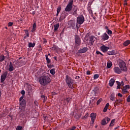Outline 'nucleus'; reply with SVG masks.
<instances>
[{
    "label": "nucleus",
    "instance_id": "f257e3e1",
    "mask_svg": "<svg viewBox=\"0 0 130 130\" xmlns=\"http://www.w3.org/2000/svg\"><path fill=\"white\" fill-rule=\"evenodd\" d=\"M51 75L49 73H46L39 78V82L41 86H46L51 82Z\"/></svg>",
    "mask_w": 130,
    "mask_h": 130
},
{
    "label": "nucleus",
    "instance_id": "f03ea898",
    "mask_svg": "<svg viewBox=\"0 0 130 130\" xmlns=\"http://www.w3.org/2000/svg\"><path fill=\"white\" fill-rule=\"evenodd\" d=\"M66 82L69 88L70 89L74 88V85H73V84H74V80H73L70 76H68V75L66 76Z\"/></svg>",
    "mask_w": 130,
    "mask_h": 130
},
{
    "label": "nucleus",
    "instance_id": "7ed1b4c3",
    "mask_svg": "<svg viewBox=\"0 0 130 130\" xmlns=\"http://www.w3.org/2000/svg\"><path fill=\"white\" fill-rule=\"evenodd\" d=\"M120 69H122V72H126L127 68H126V64L123 60H120L118 63Z\"/></svg>",
    "mask_w": 130,
    "mask_h": 130
},
{
    "label": "nucleus",
    "instance_id": "20e7f679",
    "mask_svg": "<svg viewBox=\"0 0 130 130\" xmlns=\"http://www.w3.org/2000/svg\"><path fill=\"white\" fill-rule=\"evenodd\" d=\"M19 103H20L19 109H20V110L22 112L25 111L26 109V100H23L22 101H19Z\"/></svg>",
    "mask_w": 130,
    "mask_h": 130
},
{
    "label": "nucleus",
    "instance_id": "39448f33",
    "mask_svg": "<svg viewBox=\"0 0 130 130\" xmlns=\"http://www.w3.org/2000/svg\"><path fill=\"white\" fill-rule=\"evenodd\" d=\"M74 4V0H71L69 2L68 4L64 9L65 12H71L73 9V4Z\"/></svg>",
    "mask_w": 130,
    "mask_h": 130
},
{
    "label": "nucleus",
    "instance_id": "423d86ee",
    "mask_svg": "<svg viewBox=\"0 0 130 130\" xmlns=\"http://www.w3.org/2000/svg\"><path fill=\"white\" fill-rule=\"evenodd\" d=\"M85 22V17H84V16L83 15H81L79 16H78L77 18V24H79V25H82L83 23Z\"/></svg>",
    "mask_w": 130,
    "mask_h": 130
},
{
    "label": "nucleus",
    "instance_id": "0eeeda50",
    "mask_svg": "<svg viewBox=\"0 0 130 130\" xmlns=\"http://www.w3.org/2000/svg\"><path fill=\"white\" fill-rule=\"evenodd\" d=\"M69 24L72 29H76V28L77 29H79V28H80V26H78V23H77L76 25V22L74 21H70Z\"/></svg>",
    "mask_w": 130,
    "mask_h": 130
},
{
    "label": "nucleus",
    "instance_id": "6e6552de",
    "mask_svg": "<svg viewBox=\"0 0 130 130\" xmlns=\"http://www.w3.org/2000/svg\"><path fill=\"white\" fill-rule=\"evenodd\" d=\"M8 76V72H5L1 77V83H4L6 81L7 76Z\"/></svg>",
    "mask_w": 130,
    "mask_h": 130
},
{
    "label": "nucleus",
    "instance_id": "1a4fd4ad",
    "mask_svg": "<svg viewBox=\"0 0 130 130\" xmlns=\"http://www.w3.org/2000/svg\"><path fill=\"white\" fill-rule=\"evenodd\" d=\"M102 40L103 41H106V40H108L109 39V36L107 34L106 32H104L102 36H101Z\"/></svg>",
    "mask_w": 130,
    "mask_h": 130
},
{
    "label": "nucleus",
    "instance_id": "9d476101",
    "mask_svg": "<svg viewBox=\"0 0 130 130\" xmlns=\"http://www.w3.org/2000/svg\"><path fill=\"white\" fill-rule=\"evenodd\" d=\"M110 121V118L108 117H106L102 121V125H106Z\"/></svg>",
    "mask_w": 130,
    "mask_h": 130
},
{
    "label": "nucleus",
    "instance_id": "9b49d317",
    "mask_svg": "<svg viewBox=\"0 0 130 130\" xmlns=\"http://www.w3.org/2000/svg\"><path fill=\"white\" fill-rule=\"evenodd\" d=\"M114 73L118 74V75L121 74L122 70L120 69L118 67H115L113 69Z\"/></svg>",
    "mask_w": 130,
    "mask_h": 130
},
{
    "label": "nucleus",
    "instance_id": "f8f14e48",
    "mask_svg": "<svg viewBox=\"0 0 130 130\" xmlns=\"http://www.w3.org/2000/svg\"><path fill=\"white\" fill-rule=\"evenodd\" d=\"M90 117H91V124H94V122L95 121V119H96V114L95 113H92L90 114Z\"/></svg>",
    "mask_w": 130,
    "mask_h": 130
},
{
    "label": "nucleus",
    "instance_id": "ddd939ff",
    "mask_svg": "<svg viewBox=\"0 0 130 130\" xmlns=\"http://www.w3.org/2000/svg\"><path fill=\"white\" fill-rule=\"evenodd\" d=\"M108 49H109V47H106L104 45L101 47V50L103 52H107V51H108Z\"/></svg>",
    "mask_w": 130,
    "mask_h": 130
},
{
    "label": "nucleus",
    "instance_id": "4468645a",
    "mask_svg": "<svg viewBox=\"0 0 130 130\" xmlns=\"http://www.w3.org/2000/svg\"><path fill=\"white\" fill-rule=\"evenodd\" d=\"M78 9V7L76 6H74L73 7H72V15H74V16H76V15H77Z\"/></svg>",
    "mask_w": 130,
    "mask_h": 130
},
{
    "label": "nucleus",
    "instance_id": "2eb2a0df",
    "mask_svg": "<svg viewBox=\"0 0 130 130\" xmlns=\"http://www.w3.org/2000/svg\"><path fill=\"white\" fill-rule=\"evenodd\" d=\"M88 51V48L85 47L79 50H78V53H85Z\"/></svg>",
    "mask_w": 130,
    "mask_h": 130
},
{
    "label": "nucleus",
    "instance_id": "dca6fc26",
    "mask_svg": "<svg viewBox=\"0 0 130 130\" xmlns=\"http://www.w3.org/2000/svg\"><path fill=\"white\" fill-rule=\"evenodd\" d=\"M75 43L77 44V45L81 44V39L79 37V36H75Z\"/></svg>",
    "mask_w": 130,
    "mask_h": 130
},
{
    "label": "nucleus",
    "instance_id": "f3484780",
    "mask_svg": "<svg viewBox=\"0 0 130 130\" xmlns=\"http://www.w3.org/2000/svg\"><path fill=\"white\" fill-rule=\"evenodd\" d=\"M14 67H15V64H13V63H12V62H10L9 68L8 70L9 72H13V71H14Z\"/></svg>",
    "mask_w": 130,
    "mask_h": 130
},
{
    "label": "nucleus",
    "instance_id": "a211bd4d",
    "mask_svg": "<svg viewBox=\"0 0 130 130\" xmlns=\"http://www.w3.org/2000/svg\"><path fill=\"white\" fill-rule=\"evenodd\" d=\"M117 83V89H120V86H123L124 85V83H123V81H122L121 83L119 81H116Z\"/></svg>",
    "mask_w": 130,
    "mask_h": 130
},
{
    "label": "nucleus",
    "instance_id": "6ab92c4d",
    "mask_svg": "<svg viewBox=\"0 0 130 130\" xmlns=\"http://www.w3.org/2000/svg\"><path fill=\"white\" fill-rule=\"evenodd\" d=\"M45 56H46V60L47 63H50V62H51V60H50V59H49V58H48V56H50H50H51L50 54L49 53L48 55L46 54Z\"/></svg>",
    "mask_w": 130,
    "mask_h": 130
},
{
    "label": "nucleus",
    "instance_id": "aec40b11",
    "mask_svg": "<svg viewBox=\"0 0 130 130\" xmlns=\"http://www.w3.org/2000/svg\"><path fill=\"white\" fill-rule=\"evenodd\" d=\"M110 99L111 101H115V93H114V92L111 94Z\"/></svg>",
    "mask_w": 130,
    "mask_h": 130
},
{
    "label": "nucleus",
    "instance_id": "412c9836",
    "mask_svg": "<svg viewBox=\"0 0 130 130\" xmlns=\"http://www.w3.org/2000/svg\"><path fill=\"white\" fill-rule=\"evenodd\" d=\"M114 83H115V80H114V79L112 78L109 81V85L110 87H112V86L114 85Z\"/></svg>",
    "mask_w": 130,
    "mask_h": 130
},
{
    "label": "nucleus",
    "instance_id": "4be33fe9",
    "mask_svg": "<svg viewBox=\"0 0 130 130\" xmlns=\"http://www.w3.org/2000/svg\"><path fill=\"white\" fill-rule=\"evenodd\" d=\"M66 17H67V15H66V14L62 13L60 15L59 20L62 21V20H63V19H66Z\"/></svg>",
    "mask_w": 130,
    "mask_h": 130
},
{
    "label": "nucleus",
    "instance_id": "5701e85b",
    "mask_svg": "<svg viewBox=\"0 0 130 130\" xmlns=\"http://www.w3.org/2000/svg\"><path fill=\"white\" fill-rule=\"evenodd\" d=\"M106 32L108 35H109L110 37H112V35H113L112 30L109 29L108 30H106Z\"/></svg>",
    "mask_w": 130,
    "mask_h": 130
},
{
    "label": "nucleus",
    "instance_id": "b1692460",
    "mask_svg": "<svg viewBox=\"0 0 130 130\" xmlns=\"http://www.w3.org/2000/svg\"><path fill=\"white\" fill-rule=\"evenodd\" d=\"M35 45H36V44L35 43H32L31 42L28 43V47L29 48H31V47L33 48V47H35Z\"/></svg>",
    "mask_w": 130,
    "mask_h": 130
},
{
    "label": "nucleus",
    "instance_id": "393cba45",
    "mask_svg": "<svg viewBox=\"0 0 130 130\" xmlns=\"http://www.w3.org/2000/svg\"><path fill=\"white\" fill-rule=\"evenodd\" d=\"M115 123V119H113L111 120V123H110L109 127H112L114 125V123Z\"/></svg>",
    "mask_w": 130,
    "mask_h": 130
},
{
    "label": "nucleus",
    "instance_id": "a878e982",
    "mask_svg": "<svg viewBox=\"0 0 130 130\" xmlns=\"http://www.w3.org/2000/svg\"><path fill=\"white\" fill-rule=\"evenodd\" d=\"M98 91H99V88H98V87H95L92 90V92H93L94 95H96V94H97V93H98Z\"/></svg>",
    "mask_w": 130,
    "mask_h": 130
},
{
    "label": "nucleus",
    "instance_id": "bb28decb",
    "mask_svg": "<svg viewBox=\"0 0 130 130\" xmlns=\"http://www.w3.org/2000/svg\"><path fill=\"white\" fill-rule=\"evenodd\" d=\"M130 44V41L129 40H126V41H125L123 44V45L124 46H128V45Z\"/></svg>",
    "mask_w": 130,
    "mask_h": 130
},
{
    "label": "nucleus",
    "instance_id": "cd10ccee",
    "mask_svg": "<svg viewBox=\"0 0 130 130\" xmlns=\"http://www.w3.org/2000/svg\"><path fill=\"white\" fill-rule=\"evenodd\" d=\"M58 28H59V23H57L56 24L54 25V31H57Z\"/></svg>",
    "mask_w": 130,
    "mask_h": 130
},
{
    "label": "nucleus",
    "instance_id": "c85d7f7f",
    "mask_svg": "<svg viewBox=\"0 0 130 130\" xmlns=\"http://www.w3.org/2000/svg\"><path fill=\"white\" fill-rule=\"evenodd\" d=\"M107 54L108 55H113V54H115V51L112 50V51H110L107 52Z\"/></svg>",
    "mask_w": 130,
    "mask_h": 130
},
{
    "label": "nucleus",
    "instance_id": "c756f323",
    "mask_svg": "<svg viewBox=\"0 0 130 130\" xmlns=\"http://www.w3.org/2000/svg\"><path fill=\"white\" fill-rule=\"evenodd\" d=\"M41 97L43 100L44 103H45V102H46V100H47V97H46L45 95H41Z\"/></svg>",
    "mask_w": 130,
    "mask_h": 130
},
{
    "label": "nucleus",
    "instance_id": "7c9ffc66",
    "mask_svg": "<svg viewBox=\"0 0 130 130\" xmlns=\"http://www.w3.org/2000/svg\"><path fill=\"white\" fill-rule=\"evenodd\" d=\"M95 38V37L91 36V37H90L89 38V41L90 42H91V43H94V39Z\"/></svg>",
    "mask_w": 130,
    "mask_h": 130
},
{
    "label": "nucleus",
    "instance_id": "2f4dec72",
    "mask_svg": "<svg viewBox=\"0 0 130 130\" xmlns=\"http://www.w3.org/2000/svg\"><path fill=\"white\" fill-rule=\"evenodd\" d=\"M81 114H75L74 116V118H75L76 119H80V118L81 117Z\"/></svg>",
    "mask_w": 130,
    "mask_h": 130
},
{
    "label": "nucleus",
    "instance_id": "473e14b6",
    "mask_svg": "<svg viewBox=\"0 0 130 130\" xmlns=\"http://www.w3.org/2000/svg\"><path fill=\"white\" fill-rule=\"evenodd\" d=\"M50 73L52 75H55V69H52L50 71Z\"/></svg>",
    "mask_w": 130,
    "mask_h": 130
},
{
    "label": "nucleus",
    "instance_id": "72a5a7b5",
    "mask_svg": "<svg viewBox=\"0 0 130 130\" xmlns=\"http://www.w3.org/2000/svg\"><path fill=\"white\" fill-rule=\"evenodd\" d=\"M25 36L24 37V39H26L27 37H29V32H28V30H25Z\"/></svg>",
    "mask_w": 130,
    "mask_h": 130
},
{
    "label": "nucleus",
    "instance_id": "f704fd0d",
    "mask_svg": "<svg viewBox=\"0 0 130 130\" xmlns=\"http://www.w3.org/2000/svg\"><path fill=\"white\" fill-rule=\"evenodd\" d=\"M107 67L108 69H110L112 67V62H109L107 63Z\"/></svg>",
    "mask_w": 130,
    "mask_h": 130
},
{
    "label": "nucleus",
    "instance_id": "c9c22d12",
    "mask_svg": "<svg viewBox=\"0 0 130 130\" xmlns=\"http://www.w3.org/2000/svg\"><path fill=\"white\" fill-rule=\"evenodd\" d=\"M5 60V56L4 55H1L0 56V61L2 62V61H4Z\"/></svg>",
    "mask_w": 130,
    "mask_h": 130
},
{
    "label": "nucleus",
    "instance_id": "e433bc0d",
    "mask_svg": "<svg viewBox=\"0 0 130 130\" xmlns=\"http://www.w3.org/2000/svg\"><path fill=\"white\" fill-rule=\"evenodd\" d=\"M119 103V100H116V101L114 103V106L115 107H116V105H118Z\"/></svg>",
    "mask_w": 130,
    "mask_h": 130
},
{
    "label": "nucleus",
    "instance_id": "4c0bfd02",
    "mask_svg": "<svg viewBox=\"0 0 130 130\" xmlns=\"http://www.w3.org/2000/svg\"><path fill=\"white\" fill-rule=\"evenodd\" d=\"M52 49H53V50H57V46L53 45Z\"/></svg>",
    "mask_w": 130,
    "mask_h": 130
},
{
    "label": "nucleus",
    "instance_id": "58836bf2",
    "mask_svg": "<svg viewBox=\"0 0 130 130\" xmlns=\"http://www.w3.org/2000/svg\"><path fill=\"white\" fill-rule=\"evenodd\" d=\"M98 78H99V75L98 74H95L93 76L94 80H97V79H98Z\"/></svg>",
    "mask_w": 130,
    "mask_h": 130
},
{
    "label": "nucleus",
    "instance_id": "ea45409f",
    "mask_svg": "<svg viewBox=\"0 0 130 130\" xmlns=\"http://www.w3.org/2000/svg\"><path fill=\"white\" fill-rule=\"evenodd\" d=\"M129 88H130V87H129V85H125L123 87V89L125 90H127V89H129Z\"/></svg>",
    "mask_w": 130,
    "mask_h": 130
},
{
    "label": "nucleus",
    "instance_id": "a19ab883",
    "mask_svg": "<svg viewBox=\"0 0 130 130\" xmlns=\"http://www.w3.org/2000/svg\"><path fill=\"white\" fill-rule=\"evenodd\" d=\"M23 127L22 126H17L16 127V130H22Z\"/></svg>",
    "mask_w": 130,
    "mask_h": 130
},
{
    "label": "nucleus",
    "instance_id": "79ce46f5",
    "mask_svg": "<svg viewBox=\"0 0 130 130\" xmlns=\"http://www.w3.org/2000/svg\"><path fill=\"white\" fill-rule=\"evenodd\" d=\"M71 99H72V98H66L65 101H67V102H68V103H69V102H70Z\"/></svg>",
    "mask_w": 130,
    "mask_h": 130
},
{
    "label": "nucleus",
    "instance_id": "37998d69",
    "mask_svg": "<svg viewBox=\"0 0 130 130\" xmlns=\"http://www.w3.org/2000/svg\"><path fill=\"white\" fill-rule=\"evenodd\" d=\"M122 91L123 94H126V93H127V90L123 88L122 89Z\"/></svg>",
    "mask_w": 130,
    "mask_h": 130
},
{
    "label": "nucleus",
    "instance_id": "c03bdc74",
    "mask_svg": "<svg viewBox=\"0 0 130 130\" xmlns=\"http://www.w3.org/2000/svg\"><path fill=\"white\" fill-rule=\"evenodd\" d=\"M102 101V99H100L96 102L97 105H99L100 104V103Z\"/></svg>",
    "mask_w": 130,
    "mask_h": 130
},
{
    "label": "nucleus",
    "instance_id": "a18cd8bd",
    "mask_svg": "<svg viewBox=\"0 0 130 130\" xmlns=\"http://www.w3.org/2000/svg\"><path fill=\"white\" fill-rule=\"evenodd\" d=\"M13 24H14L13 22H10L8 23V27H11V26H13Z\"/></svg>",
    "mask_w": 130,
    "mask_h": 130
},
{
    "label": "nucleus",
    "instance_id": "49530a36",
    "mask_svg": "<svg viewBox=\"0 0 130 130\" xmlns=\"http://www.w3.org/2000/svg\"><path fill=\"white\" fill-rule=\"evenodd\" d=\"M61 11V7H58L57 9V13H60Z\"/></svg>",
    "mask_w": 130,
    "mask_h": 130
},
{
    "label": "nucleus",
    "instance_id": "de8ad7c7",
    "mask_svg": "<svg viewBox=\"0 0 130 130\" xmlns=\"http://www.w3.org/2000/svg\"><path fill=\"white\" fill-rule=\"evenodd\" d=\"M36 27H37V25H36V22L34 23L32 28L36 29Z\"/></svg>",
    "mask_w": 130,
    "mask_h": 130
},
{
    "label": "nucleus",
    "instance_id": "09e8293b",
    "mask_svg": "<svg viewBox=\"0 0 130 130\" xmlns=\"http://www.w3.org/2000/svg\"><path fill=\"white\" fill-rule=\"evenodd\" d=\"M24 100V95H22L20 98H19V102L20 101H23Z\"/></svg>",
    "mask_w": 130,
    "mask_h": 130
},
{
    "label": "nucleus",
    "instance_id": "8fccbe9b",
    "mask_svg": "<svg viewBox=\"0 0 130 130\" xmlns=\"http://www.w3.org/2000/svg\"><path fill=\"white\" fill-rule=\"evenodd\" d=\"M88 10L89 14H93V11H92V9L91 8H88Z\"/></svg>",
    "mask_w": 130,
    "mask_h": 130
},
{
    "label": "nucleus",
    "instance_id": "3c124183",
    "mask_svg": "<svg viewBox=\"0 0 130 130\" xmlns=\"http://www.w3.org/2000/svg\"><path fill=\"white\" fill-rule=\"evenodd\" d=\"M107 109H108V108H107L106 107H105L103 111L104 112H106V111H107Z\"/></svg>",
    "mask_w": 130,
    "mask_h": 130
},
{
    "label": "nucleus",
    "instance_id": "603ef678",
    "mask_svg": "<svg viewBox=\"0 0 130 130\" xmlns=\"http://www.w3.org/2000/svg\"><path fill=\"white\" fill-rule=\"evenodd\" d=\"M21 94H22V95L24 96V95H25V90H22L21 91Z\"/></svg>",
    "mask_w": 130,
    "mask_h": 130
},
{
    "label": "nucleus",
    "instance_id": "864d4df0",
    "mask_svg": "<svg viewBox=\"0 0 130 130\" xmlns=\"http://www.w3.org/2000/svg\"><path fill=\"white\" fill-rule=\"evenodd\" d=\"M76 128H77V127L74 126L70 128V130H75V129H76Z\"/></svg>",
    "mask_w": 130,
    "mask_h": 130
},
{
    "label": "nucleus",
    "instance_id": "5fc2aeb1",
    "mask_svg": "<svg viewBox=\"0 0 130 130\" xmlns=\"http://www.w3.org/2000/svg\"><path fill=\"white\" fill-rule=\"evenodd\" d=\"M43 40H44L43 41L44 44H46V43H47V41L46 40V39H43Z\"/></svg>",
    "mask_w": 130,
    "mask_h": 130
},
{
    "label": "nucleus",
    "instance_id": "6e6d98bb",
    "mask_svg": "<svg viewBox=\"0 0 130 130\" xmlns=\"http://www.w3.org/2000/svg\"><path fill=\"white\" fill-rule=\"evenodd\" d=\"M34 104L36 105V106H38V102L37 101H35L34 102Z\"/></svg>",
    "mask_w": 130,
    "mask_h": 130
},
{
    "label": "nucleus",
    "instance_id": "4d7b16f0",
    "mask_svg": "<svg viewBox=\"0 0 130 130\" xmlns=\"http://www.w3.org/2000/svg\"><path fill=\"white\" fill-rule=\"evenodd\" d=\"M118 97H120V98H122V94H121L120 93H118Z\"/></svg>",
    "mask_w": 130,
    "mask_h": 130
},
{
    "label": "nucleus",
    "instance_id": "13d9d810",
    "mask_svg": "<svg viewBox=\"0 0 130 130\" xmlns=\"http://www.w3.org/2000/svg\"><path fill=\"white\" fill-rule=\"evenodd\" d=\"M48 68H54V65L52 64L51 66L48 65Z\"/></svg>",
    "mask_w": 130,
    "mask_h": 130
},
{
    "label": "nucleus",
    "instance_id": "bf43d9fd",
    "mask_svg": "<svg viewBox=\"0 0 130 130\" xmlns=\"http://www.w3.org/2000/svg\"><path fill=\"white\" fill-rule=\"evenodd\" d=\"M105 29H106V31H108V30H109V28H108V26H106L105 27Z\"/></svg>",
    "mask_w": 130,
    "mask_h": 130
},
{
    "label": "nucleus",
    "instance_id": "052dcab7",
    "mask_svg": "<svg viewBox=\"0 0 130 130\" xmlns=\"http://www.w3.org/2000/svg\"><path fill=\"white\" fill-rule=\"evenodd\" d=\"M88 117V115H86L82 117V119H85V118H87Z\"/></svg>",
    "mask_w": 130,
    "mask_h": 130
},
{
    "label": "nucleus",
    "instance_id": "680f3d73",
    "mask_svg": "<svg viewBox=\"0 0 130 130\" xmlns=\"http://www.w3.org/2000/svg\"><path fill=\"white\" fill-rule=\"evenodd\" d=\"M87 75H91V72L89 71H87L86 72Z\"/></svg>",
    "mask_w": 130,
    "mask_h": 130
},
{
    "label": "nucleus",
    "instance_id": "e2e57ef3",
    "mask_svg": "<svg viewBox=\"0 0 130 130\" xmlns=\"http://www.w3.org/2000/svg\"><path fill=\"white\" fill-rule=\"evenodd\" d=\"M109 107V103H107L105 107H107V108H108Z\"/></svg>",
    "mask_w": 130,
    "mask_h": 130
},
{
    "label": "nucleus",
    "instance_id": "0e129e2a",
    "mask_svg": "<svg viewBox=\"0 0 130 130\" xmlns=\"http://www.w3.org/2000/svg\"><path fill=\"white\" fill-rule=\"evenodd\" d=\"M96 54H100L101 53V52L99 51H96Z\"/></svg>",
    "mask_w": 130,
    "mask_h": 130
},
{
    "label": "nucleus",
    "instance_id": "69168bd1",
    "mask_svg": "<svg viewBox=\"0 0 130 130\" xmlns=\"http://www.w3.org/2000/svg\"><path fill=\"white\" fill-rule=\"evenodd\" d=\"M36 31V29L35 28H32L31 29V32L33 33L34 32H35Z\"/></svg>",
    "mask_w": 130,
    "mask_h": 130
},
{
    "label": "nucleus",
    "instance_id": "338daca9",
    "mask_svg": "<svg viewBox=\"0 0 130 130\" xmlns=\"http://www.w3.org/2000/svg\"><path fill=\"white\" fill-rule=\"evenodd\" d=\"M54 59H55V60H56V61H57V57L56 56H54Z\"/></svg>",
    "mask_w": 130,
    "mask_h": 130
},
{
    "label": "nucleus",
    "instance_id": "774afa93",
    "mask_svg": "<svg viewBox=\"0 0 130 130\" xmlns=\"http://www.w3.org/2000/svg\"><path fill=\"white\" fill-rule=\"evenodd\" d=\"M75 79H80V76H76Z\"/></svg>",
    "mask_w": 130,
    "mask_h": 130
}]
</instances>
